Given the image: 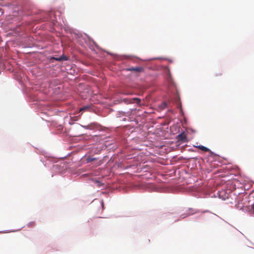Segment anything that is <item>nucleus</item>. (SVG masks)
Wrapping results in <instances>:
<instances>
[{
    "label": "nucleus",
    "mask_w": 254,
    "mask_h": 254,
    "mask_svg": "<svg viewBox=\"0 0 254 254\" xmlns=\"http://www.w3.org/2000/svg\"><path fill=\"white\" fill-rule=\"evenodd\" d=\"M95 160H96V158L91 157H88L86 159L87 163H89Z\"/></svg>",
    "instance_id": "6"
},
{
    "label": "nucleus",
    "mask_w": 254,
    "mask_h": 254,
    "mask_svg": "<svg viewBox=\"0 0 254 254\" xmlns=\"http://www.w3.org/2000/svg\"><path fill=\"white\" fill-rule=\"evenodd\" d=\"M177 139L178 141H182L183 142H187V135L185 134V132H182L181 133L179 134L177 136Z\"/></svg>",
    "instance_id": "2"
},
{
    "label": "nucleus",
    "mask_w": 254,
    "mask_h": 254,
    "mask_svg": "<svg viewBox=\"0 0 254 254\" xmlns=\"http://www.w3.org/2000/svg\"><path fill=\"white\" fill-rule=\"evenodd\" d=\"M167 107V103L166 102H163L159 106V108L161 109V110H164V109H165Z\"/></svg>",
    "instance_id": "5"
},
{
    "label": "nucleus",
    "mask_w": 254,
    "mask_h": 254,
    "mask_svg": "<svg viewBox=\"0 0 254 254\" xmlns=\"http://www.w3.org/2000/svg\"><path fill=\"white\" fill-rule=\"evenodd\" d=\"M196 147L198 148L200 150L204 151V152H208L210 151V149L203 145H199L197 146H196Z\"/></svg>",
    "instance_id": "3"
},
{
    "label": "nucleus",
    "mask_w": 254,
    "mask_h": 254,
    "mask_svg": "<svg viewBox=\"0 0 254 254\" xmlns=\"http://www.w3.org/2000/svg\"><path fill=\"white\" fill-rule=\"evenodd\" d=\"M88 109V107L87 106H86V107H83V108H80V111L81 112V111H83V110H86V109Z\"/></svg>",
    "instance_id": "8"
},
{
    "label": "nucleus",
    "mask_w": 254,
    "mask_h": 254,
    "mask_svg": "<svg viewBox=\"0 0 254 254\" xmlns=\"http://www.w3.org/2000/svg\"><path fill=\"white\" fill-rule=\"evenodd\" d=\"M53 59L57 61H66L67 60V58L64 56H62L59 58H54Z\"/></svg>",
    "instance_id": "4"
},
{
    "label": "nucleus",
    "mask_w": 254,
    "mask_h": 254,
    "mask_svg": "<svg viewBox=\"0 0 254 254\" xmlns=\"http://www.w3.org/2000/svg\"><path fill=\"white\" fill-rule=\"evenodd\" d=\"M252 208L254 210V204L252 206Z\"/></svg>",
    "instance_id": "10"
},
{
    "label": "nucleus",
    "mask_w": 254,
    "mask_h": 254,
    "mask_svg": "<svg viewBox=\"0 0 254 254\" xmlns=\"http://www.w3.org/2000/svg\"><path fill=\"white\" fill-rule=\"evenodd\" d=\"M125 70L127 71L132 72V74L136 76H138L141 73L144 71V68L142 66H132L127 68Z\"/></svg>",
    "instance_id": "1"
},
{
    "label": "nucleus",
    "mask_w": 254,
    "mask_h": 254,
    "mask_svg": "<svg viewBox=\"0 0 254 254\" xmlns=\"http://www.w3.org/2000/svg\"><path fill=\"white\" fill-rule=\"evenodd\" d=\"M134 101H136V103L138 104V105H140V103H141V100L139 99V98H134L133 99Z\"/></svg>",
    "instance_id": "7"
},
{
    "label": "nucleus",
    "mask_w": 254,
    "mask_h": 254,
    "mask_svg": "<svg viewBox=\"0 0 254 254\" xmlns=\"http://www.w3.org/2000/svg\"><path fill=\"white\" fill-rule=\"evenodd\" d=\"M92 126V125H88V126H86L85 127L86 128H88V129H91V127Z\"/></svg>",
    "instance_id": "9"
}]
</instances>
